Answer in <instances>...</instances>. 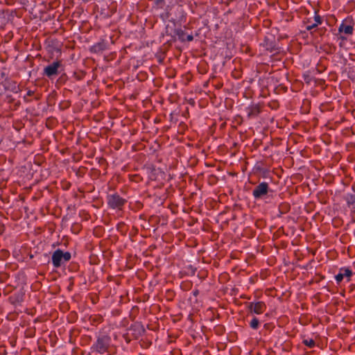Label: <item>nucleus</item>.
Here are the masks:
<instances>
[{"instance_id":"obj_1","label":"nucleus","mask_w":355,"mask_h":355,"mask_svg":"<svg viewBox=\"0 0 355 355\" xmlns=\"http://www.w3.org/2000/svg\"><path fill=\"white\" fill-rule=\"evenodd\" d=\"M70 259L71 254L69 252H64L60 250H57L52 255V263L55 268H58L69 261Z\"/></svg>"},{"instance_id":"obj_2","label":"nucleus","mask_w":355,"mask_h":355,"mask_svg":"<svg viewBox=\"0 0 355 355\" xmlns=\"http://www.w3.org/2000/svg\"><path fill=\"white\" fill-rule=\"evenodd\" d=\"M110 345V338L108 336H103L98 338L93 348L99 354H103L107 352Z\"/></svg>"},{"instance_id":"obj_3","label":"nucleus","mask_w":355,"mask_h":355,"mask_svg":"<svg viewBox=\"0 0 355 355\" xmlns=\"http://www.w3.org/2000/svg\"><path fill=\"white\" fill-rule=\"evenodd\" d=\"M353 31L354 26L346 22H343L338 28L340 37L343 40H345L347 36L352 35Z\"/></svg>"},{"instance_id":"obj_4","label":"nucleus","mask_w":355,"mask_h":355,"mask_svg":"<svg viewBox=\"0 0 355 355\" xmlns=\"http://www.w3.org/2000/svg\"><path fill=\"white\" fill-rule=\"evenodd\" d=\"M107 200L109 205L113 209H120L125 202V200L117 194L108 196Z\"/></svg>"},{"instance_id":"obj_5","label":"nucleus","mask_w":355,"mask_h":355,"mask_svg":"<svg viewBox=\"0 0 355 355\" xmlns=\"http://www.w3.org/2000/svg\"><path fill=\"white\" fill-rule=\"evenodd\" d=\"M60 62H53L52 64L46 66L44 69V73L49 78L52 77L53 76H55L58 73V69L60 67Z\"/></svg>"},{"instance_id":"obj_6","label":"nucleus","mask_w":355,"mask_h":355,"mask_svg":"<svg viewBox=\"0 0 355 355\" xmlns=\"http://www.w3.org/2000/svg\"><path fill=\"white\" fill-rule=\"evenodd\" d=\"M268 184L266 182H261L253 190L252 194L255 198H260L268 193Z\"/></svg>"},{"instance_id":"obj_7","label":"nucleus","mask_w":355,"mask_h":355,"mask_svg":"<svg viewBox=\"0 0 355 355\" xmlns=\"http://www.w3.org/2000/svg\"><path fill=\"white\" fill-rule=\"evenodd\" d=\"M352 275V272L351 270L343 268L340 269L338 273L335 276V279L338 284H340L345 278L349 282Z\"/></svg>"},{"instance_id":"obj_8","label":"nucleus","mask_w":355,"mask_h":355,"mask_svg":"<svg viewBox=\"0 0 355 355\" xmlns=\"http://www.w3.org/2000/svg\"><path fill=\"white\" fill-rule=\"evenodd\" d=\"M248 308L252 313L261 314L266 310V305L263 302H251Z\"/></svg>"},{"instance_id":"obj_9","label":"nucleus","mask_w":355,"mask_h":355,"mask_svg":"<svg viewBox=\"0 0 355 355\" xmlns=\"http://www.w3.org/2000/svg\"><path fill=\"white\" fill-rule=\"evenodd\" d=\"M250 327L254 329H257L258 327H259V322L257 318H254L251 322H250Z\"/></svg>"},{"instance_id":"obj_10","label":"nucleus","mask_w":355,"mask_h":355,"mask_svg":"<svg viewBox=\"0 0 355 355\" xmlns=\"http://www.w3.org/2000/svg\"><path fill=\"white\" fill-rule=\"evenodd\" d=\"M304 343L309 347H312L315 345V343L312 339H306L304 340Z\"/></svg>"},{"instance_id":"obj_11","label":"nucleus","mask_w":355,"mask_h":355,"mask_svg":"<svg viewBox=\"0 0 355 355\" xmlns=\"http://www.w3.org/2000/svg\"><path fill=\"white\" fill-rule=\"evenodd\" d=\"M314 23H315V26H317L322 23L321 18L319 15H315L314 17Z\"/></svg>"},{"instance_id":"obj_12","label":"nucleus","mask_w":355,"mask_h":355,"mask_svg":"<svg viewBox=\"0 0 355 355\" xmlns=\"http://www.w3.org/2000/svg\"><path fill=\"white\" fill-rule=\"evenodd\" d=\"M317 26H315V23L311 24V25H308L306 26L307 30H311L312 28L316 27Z\"/></svg>"},{"instance_id":"obj_13","label":"nucleus","mask_w":355,"mask_h":355,"mask_svg":"<svg viewBox=\"0 0 355 355\" xmlns=\"http://www.w3.org/2000/svg\"><path fill=\"white\" fill-rule=\"evenodd\" d=\"M192 39H193L192 36H189V37H188V40H192Z\"/></svg>"}]
</instances>
